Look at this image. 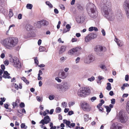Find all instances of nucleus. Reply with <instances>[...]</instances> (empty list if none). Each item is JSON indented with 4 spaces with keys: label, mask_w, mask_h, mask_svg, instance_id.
Wrapping results in <instances>:
<instances>
[{
    "label": "nucleus",
    "mask_w": 129,
    "mask_h": 129,
    "mask_svg": "<svg viewBox=\"0 0 129 129\" xmlns=\"http://www.w3.org/2000/svg\"><path fill=\"white\" fill-rule=\"evenodd\" d=\"M76 21L79 23H82L83 22V20H82L80 17H78L76 19Z\"/></svg>",
    "instance_id": "nucleus-26"
},
{
    "label": "nucleus",
    "mask_w": 129,
    "mask_h": 129,
    "mask_svg": "<svg viewBox=\"0 0 129 129\" xmlns=\"http://www.w3.org/2000/svg\"><path fill=\"white\" fill-rule=\"evenodd\" d=\"M18 42L16 38H7L2 40L1 43L6 49H11L16 45Z\"/></svg>",
    "instance_id": "nucleus-2"
},
{
    "label": "nucleus",
    "mask_w": 129,
    "mask_h": 129,
    "mask_svg": "<svg viewBox=\"0 0 129 129\" xmlns=\"http://www.w3.org/2000/svg\"><path fill=\"white\" fill-rule=\"evenodd\" d=\"M96 98L95 96H93L91 97L90 99V100L92 102H93L95 100H96Z\"/></svg>",
    "instance_id": "nucleus-47"
},
{
    "label": "nucleus",
    "mask_w": 129,
    "mask_h": 129,
    "mask_svg": "<svg viewBox=\"0 0 129 129\" xmlns=\"http://www.w3.org/2000/svg\"><path fill=\"white\" fill-rule=\"evenodd\" d=\"M114 41L117 43L119 47L122 46L123 45V44L122 41L118 38H115L114 39Z\"/></svg>",
    "instance_id": "nucleus-14"
},
{
    "label": "nucleus",
    "mask_w": 129,
    "mask_h": 129,
    "mask_svg": "<svg viewBox=\"0 0 129 129\" xmlns=\"http://www.w3.org/2000/svg\"><path fill=\"white\" fill-rule=\"evenodd\" d=\"M96 51L97 52L99 51H102L103 50V47L100 46H97L96 47Z\"/></svg>",
    "instance_id": "nucleus-23"
},
{
    "label": "nucleus",
    "mask_w": 129,
    "mask_h": 129,
    "mask_svg": "<svg viewBox=\"0 0 129 129\" xmlns=\"http://www.w3.org/2000/svg\"><path fill=\"white\" fill-rule=\"evenodd\" d=\"M59 86V88L60 91L64 92L66 91L69 88V84L67 82H64Z\"/></svg>",
    "instance_id": "nucleus-8"
},
{
    "label": "nucleus",
    "mask_w": 129,
    "mask_h": 129,
    "mask_svg": "<svg viewBox=\"0 0 129 129\" xmlns=\"http://www.w3.org/2000/svg\"><path fill=\"white\" fill-rule=\"evenodd\" d=\"M129 79V76L127 75H125V80L126 81H128V80Z\"/></svg>",
    "instance_id": "nucleus-60"
},
{
    "label": "nucleus",
    "mask_w": 129,
    "mask_h": 129,
    "mask_svg": "<svg viewBox=\"0 0 129 129\" xmlns=\"http://www.w3.org/2000/svg\"><path fill=\"white\" fill-rule=\"evenodd\" d=\"M55 112L57 113H59L61 111V109L59 107H57L55 110Z\"/></svg>",
    "instance_id": "nucleus-32"
},
{
    "label": "nucleus",
    "mask_w": 129,
    "mask_h": 129,
    "mask_svg": "<svg viewBox=\"0 0 129 129\" xmlns=\"http://www.w3.org/2000/svg\"><path fill=\"white\" fill-rule=\"evenodd\" d=\"M84 120L85 121H87L89 119L88 115H85L84 116Z\"/></svg>",
    "instance_id": "nucleus-34"
},
{
    "label": "nucleus",
    "mask_w": 129,
    "mask_h": 129,
    "mask_svg": "<svg viewBox=\"0 0 129 129\" xmlns=\"http://www.w3.org/2000/svg\"><path fill=\"white\" fill-rule=\"evenodd\" d=\"M92 39H93L97 37V35L93 33L89 34Z\"/></svg>",
    "instance_id": "nucleus-21"
},
{
    "label": "nucleus",
    "mask_w": 129,
    "mask_h": 129,
    "mask_svg": "<svg viewBox=\"0 0 129 129\" xmlns=\"http://www.w3.org/2000/svg\"><path fill=\"white\" fill-rule=\"evenodd\" d=\"M10 61L13 63L14 67L17 68H20L21 67V64L17 57H14L11 58L10 59Z\"/></svg>",
    "instance_id": "nucleus-5"
},
{
    "label": "nucleus",
    "mask_w": 129,
    "mask_h": 129,
    "mask_svg": "<svg viewBox=\"0 0 129 129\" xmlns=\"http://www.w3.org/2000/svg\"><path fill=\"white\" fill-rule=\"evenodd\" d=\"M75 103L74 102H70L69 103V107L73 106L75 104Z\"/></svg>",
    "instance_id": "nucleus-52"
},
{
    "label": "nucleus",
    "mask_w": 129,
    "mask_h": 129,
    "mask_svg": "<svg viewBox=\"0 0 129 129\" xmlns=\"http://www.w3.org/2000/svg\"><path fill=\"white\" fill-rule=\"evenodd\" d=\"M46 4L48 5L49 7L50 8H52L53 7V6L48 1L46 2Z\"/></svg>",
    "instance_id": "nucleus-36"
},
{
    "label": "nucleus",
    "mask_w": 129,
    "mask_h": 129,
    "mask_svg": "<svg viewBox=\"0 0 129 129\" xmlns=\"http://www.w3.org/2000/svg\"><path fill=\"white\" fill-rule=\"evenodd\" d=\"M100 67L102 69L105 70H106V67L104 64H101L100 66Z\"/></svg>",
    "instance_id": "nucleus-37"
},
{
    "label": "nucleus",
    "mask_w": 129,
    "mask_h": 129,
    "mask_svg": "<svg viewBox=\"0 0 129 129\" xmlns=\"http://www.w3.org/2000/svg\"><path fill=\"white\" fill-rule=\"evenodd\" d=\"M33 7V5L32 4H27L26 6V8L28 9H31Z\"/></svg>",
    "instance_id": "nucleus-28"
},
{
    "label": "nucleus",
    "mask_w": 129,
    "mask_h": 129,
    "mask_svg": "<svg viewBox=\"0 0 129 129\" xmlns=\"http://www.w3.org/2000/svg\"><path fill=\"white\" fill-rule=\"evenodd\" d=\"M101 32L102 33V35L103 36H105L106 35L104 29H102V30Z\"/></svg>",
    "instance_id": "nucleus-62"
},
{
    "label": "nucleus",
    "mask_w": 129,
    "mask_h": 129,
    "mask_svg": "<svg viewBox=\"0 0 129 129\" xmlns=\"http://www.w3.org/2000/svg\"><path fill=\"white\" fill-rule=\"evenodd\" d=\"M75 125V124L74 123H72L69 125V127L70 128H71V127H73Z\"/></svg>",
    "instance_id": "nucleus-61"
},
{
    "label": "nucleus",
    "mask_w": 129,
    "mask_h": 129,
    "mask_svg": "<svg viewBox=\"0 0 129 129\" xmlns=\"http://www.w3.org/2000/svg\"><path fill=\"white\" fill-rule=\"evenodd\" d=\"M102 4L103 6L102 8V12L103 14L108 20L113 21L115 19H119L121 16L120 12L117 14L115 13L110 9L111 5L109 2H107L106 0H103L102 1Z\"/></svg>",
    "instance_id": "nucleus-1"
},
{
    "label": "nucleus",
    "mask_w": 129,
    "mask_h": 129,
    "mask_svg": "<svg viewBox=\"0 0 129 129\" xmlns=\"http://www.w3.org/2000/svg\"><path fill=\"white\" fill-rule=\"evenodd\" d=\"M75 52L80 51L81 50V48L80 47H78L75 48H73Z\"/></svg>",
    "instance_id": "nucleus-31"
},
{
    "label": "nucleus",
    "mask_w": 129,
    "mask_h": 129,
    "mask_svg": "<svg viewBox=\"0 0 129 129\" xmlns=\"http://www.w3.org/2000/svg\"><path fill=\"white\" fill-rule=\"evenodd\" d=\"M37 100L39 102H42L43 100V98L39 96H37L36 97Z\"/></svg>",
    "instance_id": "nucleus-33"
},
{
    "label": "nucleus",
    "mask_w": 129,
    "mask_h": 129,
    "mask_svg": "<svg viewBox=\"0 0 129 129\" xmlns=\"http://www.w3.org/2000/svg\"><path fill=\"white\" fill-rule=\"evenodd\" d=\"M68 75L64 72H62L61 73L60 75H59L60 78L62 79H64L67 77Z\"/></svg>",
    "instance_id": "nucleus-15"
},
{
    "label": "nucleus",
    "mask_w": 129,
    "mask_h": 129,
    "mask_svg": "<svg viewBox=\"0 0 129 129\" xmlns=\"http://www.w3.org/2000/svg\"><path fill=\"white\" fill-rule=\"evenodd\" d=\"M1 67L2 69V70H3V71L5 69V67L4 65V64L1 65Z\"/></svg>",
    "instance_id": "nucleus-58"
},
{
    "label": "nucleus",
    "mask_w": 129,
    "mask_h": 129,
    "mask_svg": "<svg viewBox=\"0 0 129 129\" xmlns=\"http://www.w3.org/2000/svg\"><path fill=\"white\" fill-rule=\"evenodd\" d=\"M35 62V63L37 64H38L39 63L37 59V57H35L34 59Z\"/></svg>",
    "instance_id": "nucleus-53"
},
{
    "label": "nucleus",
    "mask_w": 129,
    "mask_h": 129,
    "mask_svg": "<svg viewBox=\"0 0 129 129\" xmlns=\"http://www.w3.org/2000/svg\"><path fill=\"white\" fill-rule=\"evenodd\" d=\"M25 105L24 103H21L20 104V107L22 108L24 107Z\"/></svg>",
    "instance_id": "nucleus-56"
},
{
    "label": "nucleus",
    "mask_w": 129,
    "mask_h": 129,
    "mask_svg": "<svg viewBox=\"0 0 129 129\" xmlns=\"http://www.w3.org/2000/svg\"><path fill=\"white\" fill-rule=\"evenodd\" d=\"M30 37V35L29 33H28L25 34L23 36V38L24 39H27L29 38Z\"/></svg>",
    "instance_id": "nucleus-30"
},
{
    "label": "nucleus",
    "mask_w": 129,
    "mask_h": 129,
    "mask_svg": "<svg viewBox=\"0 0 129 129\" xmlns=\"http://www.w3.org/2000/svg\"><path fill=\"white\" fill-rule=\"evenodd\" d=\"M75 52L73 48L70 50L68 52L69 54L71 55H73L74 53Z\"/></svg>",
    "instance_id": "nucleus-25"
},
{
    "label": "nucleus",
    "mask_w": 129,
    "mask_h": 129,
    "mask_svg": "<svg viewBox=\"0 0 129 129\" xmlns=\"http://www.w3.org/2000/svg\"><path fill=\"white\" fill-rule=\"evenodd\" d=\"M98 78V79L100 80H103L104 79V78L103 77L100 76H99Z\"/></svg>",
    "instance_id": "nucleus-59"
},
{
    "label": "nucleus",
    "mask_w": 129,
    "mask_h": 129,
    "mask_svg": "<svg viewBox=\"0 0 129 129\" xmlns=\"http://www.w3.org/2000/svg\"><path fill=\"white\" fill-rule=\"evenodd\" d=\"M94 60V58L93 55H89L86 56L84 59V62L86 63H89Z\"/></svg>",
    "instance_id": "nucleus-9"
},
{
    "label": "nucleus",
    "mask_w": 129,
    "mask_h": 129,
    "mask_svg": "<svg viewBox=\"0 0 129 129\" xmlns=\"http://www.w3.org/2000/svg\"><path fill=\"white\" fill-rule=\"evenodd\" d=\"M54 12L56 14H58L59 13V11L56 9H55L54 10Z\"/></svg>",
    "instance_id": "nucleus-63"
},
{
    "label": "nucleus",
    "mask_w": 129,
    "mask_h": 129,
    "mask_svg": "<svg viewBox=\"0 0 129 129\" xmlns=\"http://www.w3.org/2000/svg\"><path fill=\"white\" fill-rule=\"evenodd\" d=\"M107 86L106 87V89L109 91L112 88L111 84L109 83H108L107 84Z\"/></svg>",
    "instance_id": "nucleus-29"
},
{
    "label": "nucleus",
    "mask_w": 129,
    "mask_h": 129,
    "mask_svg": "<svg viewBox=\"0 0 129 129\" xmlns=\"http://www.w3.org/2000/svg\"><path fill=\"white\" fill-rule=\"evenodd\" d=\"M21 127L22 128H24L25 129H26L27 127L25 126V123H22L21 125Z\"/></svg>",
    "instance_id": "nucleus-43"
},
{
    "label": "nucleus",
    "mask_w": 129,
    "mask_h": 129,
    "mask_svg": "<svg viewBox=\"0 0 129 129\" xmlns=\"http://www.w3.org/2000/svg\"><path fill=\"white\" fill-rule=\"evenodd\" d=\"M5 56V54L4 53L1 54L0 56L2 58H4Z\"/></svg>",
    "instance_id": "nucleus-64"
},
{
    "label": "nucleus",
    "mask_w": 129,
    "mask_h": 129,
    "mask_svg": "<svg viewBox=\"0 0 129 129\" xmlns=\"http://www.w3.org/2000/svg\"><path fill=\"white\" fill-rule=\"evenodd\" d=\"M67 103L65 102H63L61 103V106L63 108H65L67 107Z\"/></svg>",
    "instance_id": "nucleus-39"
},
{
    "label": "nucleus",
    "mask_w": 129,
    "mask_h": 129,
    "mask_svg": "<svg viewBox=\"0 0 129 129\" xmlns=\"http://www.w3.org/2000/svg\"><path fill=\"white\" fill-rule=\"evenodd\" d=\"M55 97L52 94H51L49 95V98L50 100H52L54 99Z\"/></svg>",
    "instance_id": "nucleus-40"
},
{
    "label": "nucleus",
    "mask_w": 129,
    "mask_h": 129,
    "mask_svg": "<svg viewBox=\"0 0 129 129\" xmlns=\"http://www.w3.org/2000/svg\"><path fill=\"white\" fill-rule=\"evenodd\" d=\"M123 7L125 11L129 10V0L126 1L124 3Z\"/></svg>",
    "instance_id": "nucleus-13"
},
{
    "label": "nucleus",
    "mask_w": 129,
    "mask_h": 129,
    "mask_svg": "<svg viewBox=\"0 0 129 129\" xmlns=\"http://www.w3.org/2000/svg\"><path fill=\"white\" fill-rule=\"evenodd\" d=\"M15 88L18 90L19 88L21 89L22 88V86L21 83H19L18 85L15 84L14 85Z\"/></svg>",
    "instance_id": "nucleus-18"
},
{
    "label": "nucleus",
    "mask_w": 129,
    "mask_h": 129,
    "mask_svg": "<svg viewBox=\"0 0 129 129\" xmlns=\"http://www.w3.org/2000/svg\"><path fill=\"white\" fill-rule=\"evenodd\" d=\"M13 13L12 10L10 9L9 11V17H11L13 16Z\"/></svg>",
    "instance_id": "nucleus-42"
},
{
    "label": "nucleus",
    "mask_w": 129,
    "mask_h": 129,
    "mask_svg": "<svg viewBox=\"0 0 129 129\" xmlns=\"http://www.w3.org/2000/svg\"><path fill=\"white\" fill-rule=\"evenodd\" d=\"M81 106L82 109L85 111H88L90 109V106L89 104L86 102H82L81 103Z\"/></svg>",
    "instance_id": "nucleus-10"
},
{
    "label": "nucleus",
    "mask_w": 129,
    "mask_h": 129,
    "mask_svg": "<svg viewBox=\"0 0 129 129\" xmlns=\"http://www.w3.org/2000/svg\"><path fill=\"white\" fill-rule=\"evenodd\" d=\"M105 108L106 109L107 113H109L111 111V109L108 106H106Z\"/></svg>",
    "instance_id": "nucleus-38"
},
{
    "label": "nucleus",
    "mask_w": 129,
    "mask_h": 129,
    "mask_svg": "<svg viewBox=\"0 0 129 129\" xmlns=\"http://www.w3.org/2000/svg\"><path fill=\"white\" fill-rule=\"evenodd\" d=\"M92 39L89 35L85 38V41L86 42H88L90 41Z\"/></svg>",
    "instance_id": "nucleus-19"
},
{
    "label": "nucleus",
    "mask_w": 129,
    "mask_h": 129,
    "mask_svg": "<svg viewBox=\"0 0 129 129\" xmlns=\"http://www.w3.org/2000/svg\"><path fill=\"white\" fill-rule=\"evenodd\" d=\"M77 41V39L76 38H73L71 40V41L72 42H76Z\"/></svg>",
    "instance_id": "nucleus-57"
},
{
    "label": "nucleus",
    "mask_w": 129,
    "mask_h": 129,
    "mask_svg": "<svg viewBox=\"0 0 129 129\" xmlns=\"http://www.w3.org/2000/svg\"><path fill=\"white\" fill-rule=\"evenodd\" d=\"M90 93V89L85 87L80 88L78 91L77 94L80 97H85L88 95Z\"/></svg>",
    "instance_id": "nucleus-4"
},
{
    "label": "nucleus",
    "mask_w": 129,
    "mask_h": 129,
    "mask_svg": "<svg viewBox=\"0 0 129 129\" xmlns=\"http://www.w3.org/2000/svg\"><path fill=\"white\" fill-rule=\"evenodd\" d=\"M21 79L22 80L27 84H28L29 83V82L26 78L24 77H22L21 78Z\"/></svg>",
    "instance_id": "nucleus-22"
},
{
    "label": "nucleus",
    "mask_w": 129,
    "mask_h": 129,
    "mask_svg": "<svg viewBox=\"0 0 129 129\" xmlns=\"http://www.w3.org/2000/svg\"><path fill=\"white\" fill-rule=\"evenodd\" d=\"M80 60V58L79 57H77L75 61L76 63H79Z\"/></svg>",
    "instance_id": "nucleus-48"
},
{
    "label": "nucleus",
    "mask_w": 129,
    "mask_h": 129,
    "mask_svg": "<svg viewBox=\"0 0 129 129\" xmlns=\"http://www.w3.org/2000/svg\"><path fill=\"white\" fill-rule=\"evenodd\" d=\"M110 129H121V127L119 126L118 122H116L112 124L111 126Z\"/></svg>",
    "instance_id": "nucleus-12"
},
{
    "label": "nucleus",
    "mask_w": 129,
    "mask_h": 129,
    "mask_svg": "<svg viewBox=\"0 0 129 129\" xmlns=\"http://www.w3.org/2000/svg\"><path fill=\"white\" fill-rule=\"evenodd\" d=\"M49 22L48 21L44 20H42L38 21L34 24V26L38 28L41 27L42 25L47 26Z\"/></svg>",
    "instance_id": "nucleus-6"
},
{
    "label": "nucleus",
    "mask_w": 129,
    "mask_h": 129,
    "mask_svg": "<svg viewBox=\"0 0 129 129\" xmlns=\"http://www.w3.org/2000/svg\"><path fill=\"white\" fill-rule=\"evenodd\" d=\"M32 28V26L29 24H27L25 26V28L27 31H29L31 30Z\"/></svg>",
    "instance_id": "nucleus-20"
},
{
    "label": "nucleus",
    "mask_w": 129,
    "mask_h": 129,
    "mask_svg": "<svg viewBox=\"0 0 129 129\" xmlns=\"http://www.w3.org/2000/svg\"><path fill=\"white\" fill-rule=\"evenodd\" d=\"M126 110L127 112L129 114V102H128L127 104Z\"/></svg>",
    "instance_id": "nucleus-44"
},
{
    "label": "nucleus",
    "mask_w": 129,
    "mask_h": 129,
    "mask_svg": "<svg viewBox=\"0 0 129 129\" xmlns=\"http://www.w3.org/2000/svg\"><path fill=\"white\" fill-rule=\"evenodd\" d=\"M111 103L112 104H114L115 103V100L114 99H113L111 100Z\"/></svg>",
    "instance_id": "nucleus-49"
},
{
    "label": "nucleus",
    "mask_w": 129,
    "mask_h": 129,
    "mask_svg": "<svg viewBox=\"0 0 129 129\" xmlns=\"http://www.w3.org/2000/svg\"><path fill=\"white\" fill-rule=\"evenodd\" d=\"M55 80L58 82H61V80L58 77L55 78Z\"/></svg>",
    "instance_id": "nucleus-51"
},
{
    "label": "nucleus",
    "mask_w": 129,
    "mask_h": 129,
    "mask_svg": "<svg viewBox=\"0 0 129 129\" xmlns=\"http://www.w3.org/2000/svg\"><path fill=\"white\" fill-rule=\"evenodd\" d=\"M126 14L127 18H129V10L125 11Z\"/></svg>",
    "instance_id": "nucleus-54"
},
{
    "label": "nucleus",
    "mask_w": 129,
    "mask_h": 129,
    "mask_svg": "<svg viewBox=\"0 0 129 129\" xmlns=\"http://www.w3.org/2000/svg\"><path fill=\"white\" fill-rule=\"evenodd\" d=\"M12 105L13 106V108H14L15 107H16L18 105V104L16 102H13L12 103Z\"/></svg>",
    "instance_id": "nucleus-45"
},
{
    "label": "nucleus",
    "mask_w": 129,
    "mask_h": 129,
    "mask_svg": "<svg viewBox=\"0 0 129 129\" xmlns=\"http://www.w3.org/2000/svg\"><path fill=\"white\" fill-rule=\"evenodd\" d=\"M59 7L62 10L64 9L65 7L62 4H61L59 5Z\"/></svg>",
    "instance_id": "nucleus-55"
},
{
    "label": "nucleus",
    "mask_w": 129,
    "mask_h": 129,
    "mask_svg": "<svg viewBox=\"0 0 129 129\" xmlns=\"http://www.w3.org/2000/svg\"><path fill=\"white\" fill-rule=\"evenodd\" d=\"M9 75L10 74L8 73L7 71H4L3 77L5 78H10L11 77L9 76Z\"/></svg>",
    "instance_id": "nucleus-17"
},
{
    "label": "nucleus",
    "mask_w": 129,
    "mask_h": 129,
    "mask_svg": "<svg viewBox=\"0 0 129 129\" xmlns=\"http://www.w3.org/2000/svg\"><path fill=\"white\" fill-rule=\"evenodd\" d=\"M66 27L68 30V31H70L71 28V26L69 24H67L66 25Z\"/></svg>",
    "instance_id": "nucleus-46"
},
{
    "label": "nucleus",
    "mask_w": 129,
    "mask_h": 129,
    "mask_svg": "<svg viewBox=\"0 0 129 129\" xmlns=\"http://www.w3.org/2000/svg\"><path fill=\"white\" fill-rule=\"evenodd\" d=\"M39 50L40 52H43L45 50V48L44 47L40 46L39 48Z\"/></svg>",
    "instance_id": "nucleus-35"
},
{
    "label": "nucleus",
    "mask_w": 129,
    "mask_h": 129,
    "mask_svg": "<svg viewBox=\"0 0 129 129\" xmlns=\"http://www.w3.org/2000/svg\"><path fill=\"white\" fill-rule=\"evenodd\" d=\"M63 122L64 123L66 124L68 126V127H69L71 123L70 121H68L66 119H64L63 120Z\"/></svg>",
    "instance_id": "nucleus-24"
},
{
    "label": "nucleus",
    "mask_w": 129,
    "mask_h": 129,
    "mask_svg": "<svg viewBox=\"0 0 129 129\" xmlns=\"http://www.w3.org/2000/svg\"><path fill=\"white\" fill-rule=\"evenodd\" d=\"M4 63L6 66H7L9 64V62L8 60H6L4 61Z\"/></svg>",
    "instance_id": "nucleus-50"
},
{
    "label": "nucleus",
    "mask_w": 129,
    "mask_h": 129,
    "mask_svg": "<svg viewBox=\"0 0 129 129\" xmlns=\"http://www.w3.org/2000/svg\"><path fill=\"white\" fill-rule=\"evenodd\" d=\"M87 9L88 13L90 17L95 18L98 15V13L96 10V7L92 3H89L87 5Z\"/></svg>",
    "instance_id": "nucleus-3"
},
{
    "label": "nucleus",
    "mask_w": 129,
    "mask_h": 129,
    "mask_svg": "<svg viewBox=\"0 0 129 129\" xmlns=\"http://www.w3.org/2000/svg\"><path fill=\"white\" fill-rule=\"evenodd\" d=\"M51 121V120L50 117L48 115H46L44 117L43 119L40 121L39 123L44 125L45 124H47L50 122Z\"/></svg>",
    "instance_id": "nucleus-11"
},
{
    "label": "nucleus",
    "mask_w": 129,
    "mask_h": 129,
    "mask_svg": "<svg viewBox=\"0 0 129 129\" xmlns=\"http://www.w3.org/2000/svg\"><path fill=\"white\" fill-rule=\"evenodd\" d=\"M67 58L66 57L62 56L60 58L59 61L61 62H63L67 59Z\"/></svg>",
    "instance_id": "nucleus-27"
},
{
    "label": "nucleus",
    "mask_w": 129,
    "mask_h": 129,
    "mask_svg": "<svg viewBox=\"0 0 129 129\" xmlns=\"http://www.w3.org/2000/svg\"><path fill=\"white\" fill-rule=\"evenodd\" d=\"M117 118L122 123H125L128 120V118L124 115L122 111H120L118 113Z\"/></svg>",
    "instance_id": "nucleus-7"
},
{
    "label": "nucleus",
    "mask_w": 129,
    "mask_h": 129,
    "mask_svg": "<svg viewBox=\"0 0 129 129\" xmlns=\"http://www.w3.org/2000/svg\"><path fill=\"white\" fill-rule=\"evenodd\" d=\"M66 46H62L60 48L59 53V54H62L66 50Z\"/></svg>",
    "instance_id": "nucleus-16"
},
{
    "label": "nucleus",
    "mask_w": 129,
    "mask_h": 129,
    "mask_svg": "<svg viewBox=\"0 0 129 129\" xmlns=\"http://www.w3.org/2000/svg\"><path fill=\"white\" fill-rule=\"evenodd\" d=\"M95 80V77L93 76H92L91 78H88V80L90 82L93 81Z\"/></svg>",
    "instance_id": "nucleus-41"
}]
</instances>
